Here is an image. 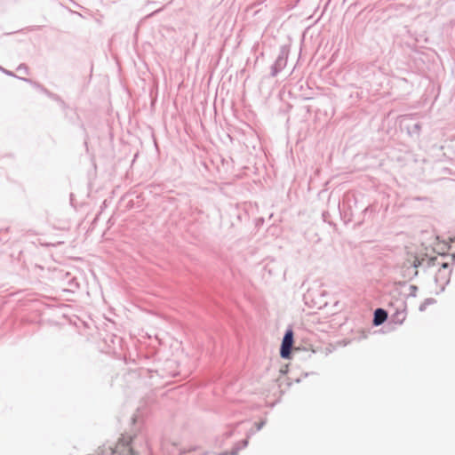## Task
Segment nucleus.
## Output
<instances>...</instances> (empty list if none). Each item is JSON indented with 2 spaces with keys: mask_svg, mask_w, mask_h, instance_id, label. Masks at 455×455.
<instances>
[{
  "mask_svg": "<svg viewBox=\"0 0 455 455\" xmlns=\"http://www.w3.org/2000/svg\"><path fill=\"white\" fill-rule=\"evenodd\" d=\"M113 453L114 454L120 453L122 455H134L132 448L130 447L129 442H126L124 440H120L116 443V445L113 451Z\"/></svg>",
  "mask_w": 455,
  "mask_h": 455,
  "instance_id": "nucleus-3",
  "label": "nucleus"
},
{
  "mask_svg": "<svg viewBox=\"0 0 455 455\" xmlns=\"http://www.w3.org/2000/svg\"><path fill=\"white\" fill-rule=\"evenodd\" d=\"M387 314L385 310L379 308L374 313V324L379 325L386 321Z\"/></svg>",
  "mask_w": 455,
  "mask_h": 455,
  "instance_id": "nucleus-4",
  "label": "nucleus"
},
{
  "mask_svg": "<svg viewBox=\"0 0 455 455\" xmlns=\"http://www.w3.org/2000/svg\"><path fill=\"white\" fill-rule=\"evenodd\" d=\"M432 260L435 266L440 267L439 274L443 275V278L448 280L451 271L450 263L446 261H440L438 258H435Z\"/></svg>",
  "mask_w": 455,
  "mask_h": 455,
  "instance_id": "nucleus-2",
  "label": "nucleus"
},
{
  "mask_svg": "<svg viewBox=\"0 0 455 455\" xmlns=\"http://www.w3.org/2000/svg\"><path fill=\"white\" fill-rule=\"evenodd\" d=\"M293 344V331L291 329L286 331L283 339L280 355L283 358H290L291 349Z\"/></svg>",
  "mask_w": 455,
  "mask_h": 455,
  "instance_id": "nucleus-1",
  "label": "nucleus"
},
{
  "mask_svg": "<svg viewBox=\"0 0 455 455\" xmlns=\"http://www.w3.org/2000/svg\"><path fill=\"white\" fill-rule=\"evenodd\" d=\"M407 262L410 263L415 268L419 267L421 265V260L415 255L409 253V258L407 259Z\"/></svg>",
  "mask_w": 455,
  "mask_h": 455,
  "instance_id": "nucleus-5",
  "label": "nucleus"
}]
</instances>
